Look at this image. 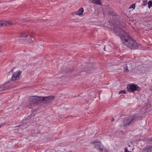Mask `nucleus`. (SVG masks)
<instances>
[{"label": "nucleus", "mask_w": 152, "mask_h": 152, "mask_svg": "<svg viewBox=\"0 0 152 152\" xmlns=\"http://www.w3.org/2000/svg\"><path fill=\"white\" fill-rule=\"evenodd\" d=\"M148 7L149 8H150L152 6V1H149L148 2Z\"/></svg>", "instance_id": "15"}, {"label": "nucleus", "mask_w": 152, "mask_h": 152, "mask_svg": "<svg viewBox=\"0 0 152 152\" xmlns=\"http://www.w3.org/2000/svg\"><path fill=\"white\" fill-rule=\"evenodd\" d=\"M54 97L52 96L41 97V103L44 104L49 103L54 101Z\"/></svg>", "instance_id": "7"}, {"label": "nucleus", "mask_w": 152, "mask_h": 152, "mask_svg": "<svg viewBox=\"0 0 152 152\" xmlns=\"http://www.w3.org/2000/svg\"><path fill=\"white\" fill-rule=\"evenodd\" d=\"M114 31L116 35L121 38L123 43L128 48L134 49L137 48L138 44L125 31L119 28H115Z\"/></svg>", "instance_id": "1"}, {"label": "nucleus", "mask_w": 152, "mask_h": 152, "mask_svg": "<svg viewBox=\"0 0 152 152\" xmlns=\"http://www.w3.org/2000/svg\"><path fill=\"white\" fill-rule=\"evenodd\" d=\"M24 125H23V124H21V125H20V126L21 127H23V126Z\"/></svg>", "instance_id": "20"}, {"label": "nucleus", "mask_w": 152, "mask_h": 152, "mask_svg": "<svg viewBox=\"0 0 152 152\" xmlns=\"http://www.w3.org/2000/svg\"><path fill=\"white\" fill-rule=\"evenodd\" d=\"M92 3L96 4L101 5V2L100 0H89Z\"/></svg>", "instance_id": "12"}, {"label": "nucleus", "mask_w": 152, "mask_h": 152, "mask_svg": "<svg viewBox=\"0 0 152 152\" xmlns=\"http://www.w3.org/2000/svg\"><path fill=\"white\" fill-rule=\"evenodd\" d=\"M136 120V116L135 115L129 116L128 118H125L123 124L126 126L127 125L133 124Z\"/></svg>", "instance_id": "5"}, {"label": "nucleus", "mask_w": 152, "mask_h": 152, "mask_svg": "<svg viewBox=\"0 0 152 152\" xmlns=\"http://www.w3.org/2000/svg\"><path fill=\"white\" fill-rule=\"evenodd\" d=\"M10 88L7 84L0 86V91H2L4 90L9 89Z\"/></svg>", "instance_id": "10"}, {"label": "nucleus", "mask_w": 152, "mask_h": 152, "mask_svg": "<svg viewBox=\"0 0 152 152\" xmlns=\"http://www.w3.org/2000/svg\"><path fill=\"white\" fill-rule=\"evenodd\" d=\"M138 68H139V69H140L141 68V67H140V66H139L138 67Z\"/></svg>", "instance_id": "23"}, {"label": "nucleus", "mask_w": 152, "mask_h": 152, "mask_svg": "<svg viewBox=\"0 0 152 152\" xmlns=\"http://www.w3.org/2000/svg\"><path fill=\"white\" fill-rule=\"evenodd\" d=\"M125 152H132L131 151H128V150L126 148H125Z\"/></svg>", "instance_id": "18"}, {"label": "nucleus", "mask_w": 152, "mask_h": 152, "mask_svg": "<svg viewBox=\"0 0 152 152\" xmlns=\"http://www.w3.org/2000/svg\"><path fill=\"white\" fill-rule=\"evenodd\" d=\"M25 125H26V126H25V128H26L27 126V125L26 124H25Z\"/></svg>", "instance_id": "22"}, {"label": "nucleus", "mask_w": 152, "mask_h": 152, "mask_svg": "<svg viewBox=\"0 0 152 152\" xmlns=\"http://www.w3.org/2000/svg\"><path fill=\"white\" fill-rule=\"evenodd\" d=\"M126 90H122V91H120L119 92L118 94H122V93L125 94L126 93Z\"/></svg>", "instance_id": "17"}, {"label": "nucleus", "mask_w": 152, "mask_h": 152, "mask_svg": "<svg viewBox=\"0 0 152 152\" xmlns=\"http://www.w3.org/2000/svg\"><path fill=\"white\" fill-rule=\"evenodd\" d=\"M139 87L134 84H129L127 86V91L129 92H133L134 91L138 90Z\"/></svg>", "instance_id": "8"}, {"label": "nucleus", "mask_w": 152, "mask_h": 152, "mask_svg": "<svg viewBox=\"0 0 152 152\" xmlns=\"http://www.w3.org/2000/svg\"><path fill=\"white\" fill-rule=\"evenodd\" d=\"M150 89L152 91V86L150 88Z\"/></svg>", "instance_id": "21"}, {"label": "nucleus", "mask_w": 152, "mask_h": 152, "mask_svg": "<svg viewBox=\"0 0 152 152\" xmlns=\"http://www.w3.org/2000/svg\"><path fill=\"white\" fill-rule=\"evenodd\" d=\"M135 7V4L134 3L131 5L129 7V9H134Z\"/></svg>", "instance_id": "14"}, {"label": "nucleus", "mask_w": 152, "mask_h": 152, "mask_svg": "<svg viewBox=\"0 0 152 152\" xmlns=\"http://www.w3.org/2000/svg\"><path fill=\"white\" fill-rule=\"evenodd\" d=\"M84 12V10L83 8L81 7L78 10L74 12L73 14L79 15H80L82 14Z\"/></svg>", "instance_id": "11"}, {"label": "nucleus", "mask_w": 152, "mask_h": 152, "mask_svg": "<svg viewBox=\"0 0 152 152\" xmlns=\"http://www.w3.org/2000/svg\"><path fill=\"white\" fill-rule=\"evenodd\" d=\"M14 23L10 20L0 21V27L1 26H8L13 25Z\"/></svg>", "instance_id": "9"}, {"label": "nucleus", "mask_w": 152, "mask_h": 152, "mask_svg": "<svg viewBox=\"0 0 152 152\" xmlns=\"http://www.w3.org/2000/svg\"><path fill=\"white\" fill-rule=\"evenodd\" d=\"M34 34L33 33H28V32H23L21 33L19 36V37H27V39L28 42H30L34 41Z\"/></svg>", "instance_id": "3"}, {"label": "nucleus", "mask_w": 152, "mask_h": 152, "mask_svg": "<svg viewBox=\"0 0 152 152\" xmlns=\"http://www.w3.org/2000/svg\"><path fill=\"white\" fill-rule=\"evenodd\" d=\"M14 68H13L11 71L13 73L11 80L12 81L16 82L18 81L20 78L21 76L22 71L18 70L15 72H13Z\"/></svg>", "instance_id": "4"}, {"label": "nucleus", "mask_w": 152, "mask_h": 152, "mask_svg": "<svg viewBox=\"0 0 152 152\" xmlns=\"http://www.w3.org/2000/svg\"><path fill=\"white\" fill-rule=\"evenodd\" d=\"M28 100L31 105L35 103H41V97L31 96L29 97Z\"/></svg>", "instance_id": "6"}, {"label": "nucleus", "mask_w": 152, "mask_h": 152, "mask_svg": "<svg viewBox=\"0 0 152 152\" xmlns=\"http://www.w3.org/2000/svg\"><path fill=\"white\" fill-rule=\"evenodd\" d=\"M91 144L94 148L100 152H108V150L99 141H92Z\"/></svg>", "instance_id": "2"}, {"label": "nucleus", "mask_w": 152, "mask_h": 152, "mask_svg": "<svg viewBox=\"0 0 152 152\" xmlns=\"http://www.w3.org/2000/svg\"><path fill=\"white\" fill-rule=\"evenodd\" d=\"M124 72H129V70L128 69V68L127 66H126L124 67Z\"/></svg>", "instance_id": "13"}, {"label": "nucleus", "mask_w": 152, "mask_h": 152, "mask_svg": "<svg viewBox=\"0 0 152 152\" xmlns=\"http://www.w3.org/2000/svg\"><path fill=\"white\" fill-rule=\"evenodd\" d=\"M114 118H112V120H111V121L112 122H113V121H114Z\"/></svg>", "instance_id": "19"}, {"label": "nucleus", "mask_w": 152, "mask_h": 152, "mask_svg": "<svg viewBox=\"0 0 152 152\" xmlns=\"http://www.w3.org/2000/svg\"><path fill=\"white\" fill-rule=\"evenodd\" d=\"M147 152H152V146H150L147 148Z\"/></svg>", "instance_id": "16"}]
</instances>
